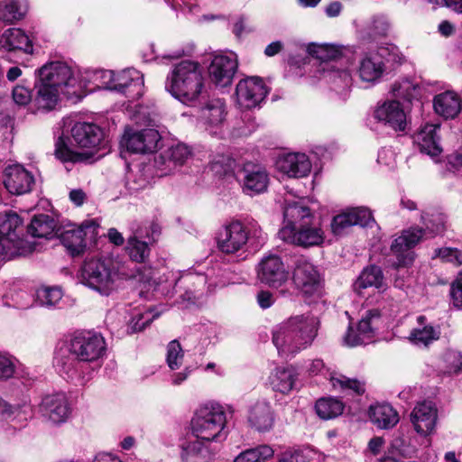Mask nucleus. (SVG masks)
Segmentation results:
<instances>
[{"mask_svg": "<svg viewBox=\"0 0 462 462\" xmlns=\"http://www.w3.org/2000/svg\"><path fill=\"white\" fill-rule=\"evenodd\" d=\"M319 325V319L310 313L293 315L277 324L272 340L279 356L291 359L310 347Z\"/></svg>", "mask_w": 462, "mask_h": 462, "instance_id": "nucleus-1", "label": "nucleus"}, {"mask_svg": "<svg viewBox=\"0 0 462 462\" xmlns=\"http://www.w3.org/2000/svg\"><path fill=\"white\" fill-rule=\"evenodd\" d=\"M205 87L204 69L199 62L185 60L172 66L165 88L176 99L190 105L200 97Z\"/></svg>", "mask_w": 462, "mask_h": 462, "instance_id": "nucleus-2", "label": "nucleus"}, {"mask_svg": "<svg viewBox=\"0 0 462 462\" xmlns=\"http://www.w3.org/2000/svg\"><path fill=\"white\" fill-rule=\"evenodd\" d=\"M133 277L124 263L107 257L86 259L79 274L83 285L106 296L116 290L117 281Z\"/></svg>", "mask_w": 462, "mask_h": 462, "instance_id": "nucleus-3", "label": "nucleus"}, {"mask_svg": "<svg viewBox=\"0 0 462 462\" xmlns=\"http://www.w3.org/2000/svg\"><path fill=\"white\" fill-rule=\"evenodd\" d=\"M226 414L217 403H207L194 413L191 421V434L204 441L217 442L226 439Z\"/></svg>", "mask_w": 462, "mask_h": 462, "instance_id": "nucleus-4", "label": "nucleus"}, {"mask_svg": "<svg viewBox=\"0 0 462 462\" xmlns=\"http://www.w3.org/2000/svg\"><path fill=\"white\" fill-rule=\"evenodd\" d=\"M105 338L98 333L80 332L73 336L69 341V352L82 363H92L106 355Z\"/></svg>", "mask_w": 462, "mask_h": 462, "instance_id": "nucleus-5", "label": "nucleus"}, {"mask_svg": "<svg viewBox=\"0 0 462 462\" xmlns=\"http://www.w3.org/2000/svg\"><path fill=\"white\" fill-rule=\"evenodd\" d=\"M278 236L285 242L304 247L319 245L324 240V232L314 217L309 223H302L296 230L293 226H282Z\"/></svg>", "mask_w": 462, "mask_h": 462, "instance_id": "nucleus-6", "label": "nucleus"}, {"mask_svg": "<svg viewBox=\"0 0 462 462\" xmlns=\"http://www.w3.org/2000/svg\"><path fill=\"white\" fill-rule=\"evenodd\" d=\"M292 280L303 296L317 299L321 296L322 286L320 276L316 267L310 262L300 259L297 261Z\"/></svg>", "mask_w": 462, "mask_h": 462, "instance_id": "nucleus-7", "label": "nucleus"}, {"mask_svg": "<svg viewBox=\"0 0 462 462\" xmlns=\"http://www.w3.org/2000/svg\"><path fill=\"white\" fill-rule=\"evenodd\" d=\"M161 141V135L156 129L144 128L139 131L126 129L121 140V145L132 153L154 152Z\"/></svg>", "mask_w": 462, "mask_h": 462, "instance_id": "nucleus-8", "label": "nucleus"}, {"mask_svg": "<svg viewBox=\"0 0 462 462\" xmlns=\"http://www.w3.org/2000/svg\"><path fill=\"white\" fill-rule=\"evenodd\" d=\"M423 227L412 226L402 232L392 244L391 250L397 257L396 267L407 266L413 261V253L410 250L427 236Z\"/></svg>", "mask_w": 462, "mask_h": 462, "instance_id": "nucleus-9", "label": "nucleus"}, {"mask_svg": "<svg viewBox=\"0 0 462 462\" xmlns=\"http://www.w3.org/2000/svg\"><path fill=\"white\" fill-rule=\"evenodd\" d=\"M39 79L41 82L51 85L64 95L69 94L65 91L67 88L76 84L71 68L61 61L50 62L42 66L39 69Z\"/></svg>", "mask_w": 462, "mask_h": 462, "instance_id": "nucleus-10", "label": "nucleus"}, {"mask_svg": "<svg viewBox=\"0 0 462 462\" xmlns=\"http://www.w3.org/2000/svg\"><path fill=\"white\" fill-rule=\"evenodd\" d=\"M267 94V87L258 77H249L240 80L236 88V102L245 109L259 106Z\"/></svg>", "mask_w": 462, "mask_h": 462, "instance_id": "nucleus-11", "label": "nucleus"}, {"mask_svg": "<svg viewBox=\"0 0 462 462\" xmlns=\"http://www.w3.org/2000/svg\"><path fill=\"white\" fill-rule=\"evenodd\" d=\"M237 67L238 61L236 54L216 55L208 67L209 78L217 87H227L232 83Z\"/></svg>", "mask_w": 462, "mask_h": 462, "instance_id": "nucleus-12", "label": "nucleus"}, {"mask_svg": "<svg viewBox=\"0 0 462 462\" xmlns=\"http://www.w3.org/2000/svg\"><path fill=\"white\" fill-rule=\"evenodd\" d=\"M269 180V174L263 166L253 162L244 164L240 182L245 194L254 196L266 191Z\"/></svg>", "mask_w": 462, "mask_h": 462, "instance_id": "nucleus-13", "label": "nucleus"}, {"mask_svg": "<svg viewBox=\"0 0 462 462\" xmlns=\"http://www.w3.org/2000/svg\"><path fill=\"white\" fill-rule=\"evenodd\" d=\"M248 241V231L239 221H233L224 226L217 238V246L224 254H235Z\"/></svg>", "mask_w": 462, "mask_h": 462, "instance_id": "nucleus-14", "label": "nucleus"}, {"mask_svg": "<svg viewBox=\"0 0 462 462\" xmlns=\"http://www.w3.org/2000/svg\"><path fill=\"white\" fill-rule=\"evenodd\" d=\"M288 275V271L277 255L271 254L263 257L258 265V279L269 286H281L287 281Z\"/></svg>", "mask_w": 462, "mask_h": 462, "instance_id": "nucleus-15", "label": "nucleus"}, {"mask_svg": "<svg viewBox=\"0 0 462 462\" xmlns=\"http://www.w3.org/2000/svg\"><path fill=\"white\" fill-rule=\"evenodd\" d=\"M35 183L32 172L22 165H9L5 169L4 184L6 189L14 195H22L30 192Z\"/></svg>", "mask_w": 462, "mask_h": 462, "instance_id": "nucleus-16", "label": "nucleus"}, {"mask_svg": "<svg viewBox=\"0 0 462 462\" xmlns=\"http://www.w3.org/2000/svg\"><path fill=\"white\" fill-rule=\"evenodd\" d=\"M382 313L377 309L367 310L356 327V337L351 338L353 328L349 327L344 337L345 345L348 346H356L366 344L370 341L374 336V330L377 328Z\"/></svg>", "mask_w": 462, "mask_h": 462, "instance_id": "nucleus-17", "label": "nucleus"}, {"mask_svg": "<svg viewBox=\"0 0 462 462\" xmlns=\"http://www.w3.org/2000/svg\"><path fill=\"white\" fill-rule=\"evenodd\" d=\"M374 118L395 132H403L407 126V116L400 102L392 100L379 105Z\"/></svg>", "mask_w": 462, "mask_h": 462, "instance_id": "nucleus-18", "label": "nucleus"}, {"mask_svg": "<svg viewBox=\"0 0 462 462\" xmlns=\"http://www.w3.org/2000/svg\"><path fill=\"white\" fill-rule=\"evenodd\" d=\"M372 221L374 218L367 208H352L333 217L331 230L334 235L341 236L350 226L356 225L367 226Z\"/></svg>", "mask_w": 462, "mask_h": 462, "instance_id": "nucleus-19", "label": "nucleus"}, {"mask_svg": "<svg viewBox=\"0 0 462 462\" xmlns=\"http://www.w3.org/2000/svg\"><path fill=\"white\" fill-rule=\"evenodd\" d=\"M438 411L429 401L419 402L411 413V421L416 432L422 436L431 434L436 427Z\"/></svg>", "mask_w": 462, "mask_h": 462, "instance_id": "nucleus-20", "label": "nucleus"}, {"mask_svg": "<svg viewBox=\"0 0 462 462\" xmlns=\"http://www.w3.org/2000/svg\"><path fill=\"white\" fill-rule=\"evenodd\" d=\"M111 90L125 94L130 98H139L143 95V75L134 69H127L115 73L113 85H109Z\"/></svg>", "mask_w": 462, "mask_h": 462, "instance_id": "nucleus-21", "label": "nucleus"}, {"mask_svg": "<svg viewBox=\"0 0 462 462\" xmlns=\"http://www.w3.org/2000/svg\"><path fill=\"white\" fill-rule=\"evenodd\" d=\"M42 416L53 424L64 422L69 414V407L64 394L45 396L39 407Z\"/></svg>", "mask_w": 462, "mask_h": 462, "instance_id": "nucleus-22", "label": "nucleus"}, {"mask_svg": "<svg viewBox=\"0 0 462 462\" xmlns=\"http://www.w3.org/2000/svg\"><path fill=\"white\" fill-rule=\"evenodd\" d=\"M276 167L289 177L302 178L310 172L311 162L305 153L291 152L280 156Z\"/></svg>", "mask_w": 462, "mask_h": 462, "instance_id": "nucleus-23", "label": "nucleus"}, {"mask_svg": "<svg viewBox=\"0 0 462 462\" xmlns=\"http://www.w3.org/2000/svg\"><path fill=\"white\" fill-rule=\"evenodd\" d=\"M189 156V148L184 143H177L160 153L155 158V165L162 175H167L182 165Z\"/></svg>", "mask_w": 462, "mask_h": 462, "instance_id": "nucleus-24", "label": "nucleus"}, {"mask_svg": "<svg viewBox=\"0 0 462 462\" xmlns=\"http://www.w3.org/2000/svg\"><path fill=\"white\" fill-rule=\"evenodd\" d=\"M439 128L440 125L439 124H426L414 134V143L418 144L421 152L431 157L441 153L442 148L438 134Z\"/></svg>", "mask_w": 462, "mask_h": 462, "instance_id": "nucleus-25", "label": "nucleus"}, {"mask_svg": "<svg viewBox=\"0 0 462 462\" xmlns=\"http://www.w3.org/2000/svg\"><path fill=\"white\" fill-rule=\"evenodd\" d=\"M210 444V442L199 438L188 439L181 448L182 462H211L215 453Z\"/></svg>", "mask_w": 462, "mask_h": 462, "instance_id": "nucleus-26", "label": "nucleus"}, {"mask_svg": "<svg viewBox=\"0 0 462 462\" xmlns=\"http://www.w3.org/2000/svg\"><path fill=\"white\" fill-rule=\"evenodd\" d=\"M248 423L258 432H266L274 425V412L269 402H258L253 405L248 413Z\"/></svg>", "mask_w": 462, "mask_h": 462, "instance_id": "nucleus-27", "label": "nucleus"}, {"mask_svg": "<svg viewBox=\"0 0 462 462\" xmlns=\"http://www.w3.org/2000/svg\"><path fill=\"white\" fill-rule=\"evenodd\" d=\"M71 133L75 143L82 148H96L103 140V131L95 124L77 123Z\"/></svg>", "mask_w": 462, "mask_h": 462, "instance_id": "nucleus-28", "label": "nucleus"}, {"mask_svg": "<svg viewBox=\"0 0 462 462\" xmlns=\"http://www.w3.org/2000/svg\"><path fill=\"white\" fill-rule=\"evenodd\" d=\"M417 325L411 329L409 340L418 346H429L440 337V327L427 321L425 316L417 317Z\"/></svg>", "mask_w": 462, "mask_h": 462, "instance_id": "nucleus-29", "label": "nucleus"}, {"mask_svg": "<svg viewBox=\"0 0 462 462\" xmlns=\"http://www.w3.org/2000/svg\"><path fill=\"white\" fill-rule=\"evenodd\" d=\"M226 116V106L222 99L216 98L209 100L200 109L199 119L206 125L207 130L213 132L223 125Z\"/></svg>", "mask_w": 462, "mask_h": 462, "instance_id": "nucleus-30", "label": "nucleus"}, {"mask_svg": "<svg viewBox=\"0 0 462 462\" xmlns=\"http://www.w3.org/2000/svg\"><path fill=\"white\" fill-rule=\"evenodd\" d=\"M298 376L293 366H279L271 373L269 384L273 391L288 394L295 387Z\"/></svg>", "mask_w": 462, "mask_h": 462, "instance_id": "nucleus-31", "label": "nucleus"}, {"mask_svg": "<svg viewBox=\"0 0 462 462\" xmlns=\"http://www.w3.org/2000/svg\"><path fill=\"white\" fill-rule=\"evenodd\" d=\"M384 71L382 58L374 53H365L359 60L357 73L364 82L375 83Z\"/></svg>", "mask_w": 462, "mask_h": 462, "instance_id": "nucleus-32", "label": "nucleus"}, {"mask_svg": "<svg viewBox=\"0 0 462 462\" xmlns=\"http://www.w3.org/2000/svg\"><path fill=\"white\" fill-rule=\"evenodd\" d=\"M435 112L445 119L455 118L462 109L459 96L453 91H445L433 99Z\"/></svg>", "mask_w": 462, "mask_h": 462, "instance_id": "nucleus-33", "label": "nucleus"}, {"mask_svg": "<svg viewBox=\"0 0 462 462\" xmlns=\"http://www.w3.org/2000/svg\"><path fill=\"white\" fill-rule=\"evenodd\" d=\"M21 226L22 219L17 213L8 210L0 214V237L11 242L10 244L18 250L22 243L19 237Z\"/></svg>", "mask_w": 462, "mask_h": 462, "instance_id": "nucleus-34", "label": "nucleus"}, {"mask_svg": "<svg viewBox=\"0 0 462 462\" xmlns=\"http://www.w3.org/2000/svg\"><path fill=\"white\" fill-rule=\"evenodd\" d=\"M313 217L310 209L301 200L289 201L285 199L283 226H293L296 229L302 223H309Z\"/></svg>", "mask_w": 462, "mask_h": 462, "instance_id": "nucleus-35", "label": "nucleus"}, {"mask_svg": "<svg viewBox=\"0 0 462 462\" xmlns=\"http://www.w3.org/2000/svg\"><path fill=\"white\" fill-rule=\"evenodd\" d=\"M369 417L376 427L383 430L393 428L399 421L398 412L387 403L372 405Z\"/></svg>", "mask_w": 462, "mask_h": 462, "instance_id": "nucleus-36", "label": "nucleus"}, {"mask_svg": "<svg viewBox=\"0 0 462 462\" xmlns=\"http://www.w3.org/2000/svg\"><path fill=\"white\" fill-rule=\"evenodd\" d=\"M87 227H88L87 225H82L79 227L65 230L61 233V244L72 256H78L84 253L87 246L85 242V228Z\"/></svg>", "mask_w": 462, "mask_h": 462, "instance_id": "nucleus-37", "label": "nucleus"}, {"mask_svg": "<svg viewBox=\"0 0 462 462\" xmlns=\"http://www.w3.org/2000/svg\"><path fill=\"white\" fill-rule=\"evenodd\" d=\"M0 46L6 51H32V43L29 37L19 28H10L5 31L0 38Z\"/></svg>", "mask_w": 462, "mask_h": 462, "instance_id": "nucleus-38", "label": "nucleus"}, {"mask_svg": "<svg viewBox=\"0 0 462 462\" xmlns=\"http://www.w3.org/2000/svg\"><path fill=\"white\" fill-rule=\"evenodd\" d=\"M37 95L34 102L39 110L50 111L55 107L58 103L59 97L62 92L54 88L51 85L41 82L36 85Z\"/></svg>", "mask_w": 462, "mask_h": 462, "instance_id": "nucleus-39", "label": "nucleus"}, {"mask_svg": "<svg viewBox=\"0 0 462 462\" xmlns=\"http://www.w3.org/2000/svg\"><path fill=\"white\" fill-rule=\"evenodd\" d=\"M383 285V275L382 270L375 266L371 265L365 268L354 283V290L358 294L362 293V290L368 287L382 288Z\"/></svg>", "mask_w": 462, "mask_h": 462, "instance_id": "nucleus-40", "label": "nucleus"}, {"mask_svg": "<svg viewBox=\"0 0 462 462\" xmlns=\"http://www.w3.org/2000/svg\"><path fill=\"white\" fill-rule=\"evenodd\" d=\"M125 252L133 262L144 263L149 259L151 247L146 241L134 234L127 238Z\"/></svg>", "mask_w": 462, "mask_h": 462, "instance_id": "nucleus-41", "label": "nucleus"}, {"mask_svg": "<svg viewBox=\"0 0 462 462\" xmlns=\"http://www.w3.org/2000/svg\"><path fill=\"white\" fill-rule=\"evenodd\" d=\"M56 227V221L51 217L42 214L32 218L28 232L34 237L51 238L54 236Z\"/></svg>", "mask_w": 462, "mask_h": 462, "instance_id": "nucleus-42", "label": "nucleus"}, {"mask_svg": "<svg viewBox=\"0 0 462 462\" xmlns=\"http://www.w3.org/2000/svg\"><path fill=\"white\" fill-rule=\"evenodd\" d=\"M79 361L75 356H69L66 353L60 351L54 358V366L58 373L68 379H74L79 377L78 370L81 365Z\"/></svg>", "mask_w": 462, "mask_h": 462, "instance_id": "nucleus-43", "label": "nucleus"}, {"mask_svg": "<svg viewBox=\"0 0 462 462\" xmlns=\"http://www.w3.org/2000/svg\"><path fill=\"white\" fill-rule=\"evenodd\" d=\"M55 155L63 162H83L88 161L92 156V152H77L69 147L62 137H60L55 144Z\"/></svg>", "mask_w": 462, "mask_h": 462, "instance_id": "nucleus-44", "label": "nucleus"}, {"mask_svg": "<svg viewBox=\"0 0 462 462\" xmlns=\"http://www.w3.org/2000/svg\"><path fill=\"white\" fill-rule=\"evenodd\" d=\"M322 70L324 78L333 85L335 90L343 91L351 87L352 77L348 70L336 69L329 64H325Z\"/></svg>", "mask_w": 462, "mask_h": 462, "instance_id": "nucleus-45", "label": "nucleus"}, {"mask_svg": "<svg viewBox=\"0 0 462 462\" xmlns=\"http://www.w3.org/2000/svg\"><path fill=\"white\" fill-rule=\"evenodd\" d=\"M315 410L319 418L323 420H330L342 414L344 411V404L341 401L336 398H320L316 402Z\"/></svg>", "mask_w": 462, "mask_h": 462, "instance_id": "nucleus-46", "label": "nucleus"}, {"mask_svg": "<svg viewBox=\"0 0 462 462\" xmlns=\"http://www.w3.org/2000/svg\"><path fill=\"white\" fill-rule=\"evenodd\" d=\"M26 12V5L23 0H3L0 3V19L6 23H13L22 19Z\"/></svg>", "mask_w": 462, "mask_h": 462, "instance_id": "nucleus-47", "label": "nucleus"}, {"mask_svg": "<svg viewBox=\"0 0 462 462\" xmlns=\"http://www.w3.org/2000/svg\"><path fill=\"white\" fill-rule=\"evenodd\" d=\"M12 416H14V420L23 423L32 417V408L28 403H23V405L14 408L0 398V417L9 419Z\"/></svg>", "mask_w": 462, "mask_h": 462, "instance_id": "nucleus-48", "label": "nucleus"}, {"mask_svg": "<svg viewBox=\"0 0 462 462\" xmlns=\"http://www.w3.org/2000/svg\"><path fill=\"white\" fill-rule=\"evenodd\" d=\"M274 454L273 448L269 445H259L241 452L235 458L234 462H264Z\"/></svg>", "mask_w": 462, "mask_h": 462, "instance_id": "nucleus-49", "label": "nucleus"}, {"mask_svg": "<svg viewBox=\"0 0 462 462\" xmlns=\"http://www.w3.org/2000/svg\"><path fill=\"white\" fill-rule=\"evenodd\" d=\"M420 220L425 226L424 230H426L430 236L440 234L445 228V216L436 210L431 212L423 211L420 216Z\"/></svg>", "mask_w": 462, "mask_h": 462, "instance_id": "nucleus-50", "label": "nucleus"}, {"mask_svg": "<svg viewBox=\"0 0 462 462\" xmlns=\"http://www.w3.org/2000/svg\"><path fill=\"white\" fill-rule=\"evenodd\" d=\"M307 51L310 55L323 62L337 60L342 54V51L338 46L327 43H310L308 45Z\"/></svg>", "mask_w": 462, "mask_h": 462, "instance_id": "nucleus-51", "label": "nucleus"}, {"mask_svg": "<svg viewBox=\"0 0 462 462\" xmlns=\"http://www.w3.org/2000/svg\"><path fill=\"white\" fill-rule=\"evenodd\" d=\"M62 298V291L59 287H42L36 291V301L41 306H55Z\"/></svg>", "mask_w": 462, "mask_h": 462, "instance_id": "nucleus-52", "label": "nucleus"}, {"mask_svg": "<svg viewBox=\"0 0 462 462\" xmlns=\"http://www.w3.org/2000/svg\"><path fill=\"white\" fill-rule=\"evenodd\" d=\"M389 25L383 17H374L366 25L363 38L367 40H375L386 34Z\"/></svg>", "mask_w": 462, "mask_h": 462, "instance_id": "nucleus-53", "label": "nucleus"}, {"mask_svg": "<svg viewBox=\"0 0 462 462\" xmlns=\"http://www.w3.org/2000/svg\"><path fill=\"white\" fill-rule=\"evenodd\" d=\"M331 382L333 387L339 388L343 392H353L357 395H360L365 392L363 383L355 379L347 378L345 375H340L339 377H332Z\"/></svg>", "mask_w": 462, "mask_h": 462, "instance_id": "nucleus-54", "label": "nucleus"}, {"mask_svg": "<svg viewBox=\"0 0 462 462\" xmlns=\"http://www.w3.org/2000/svg\"><path fill=\"white\" fill-rule=\"evenodd\" d=\"M235 161L226 155H217L209 164L210 171L217 176L222 177L232 172Z\"/></svg>", "mask_w": 462, "mask_h": 462, "instance_id": "nucleus-55", "label": "nucleus"}, {"mask_svg": "<svg viewBox=\"0 0 462 462\" xmlns=\"http://www.w3.org/2000/svg\"><path fill=\"white\" fill-rule=\"evenodd\" d=\"M184 352L177 340H172L167 346V364L171 370L179 369L182 364Z\"/></svg>", "mask_w": 462, "mask_h": 462, "instance_id": "nucleus-56", "label": "nucleus"}, {"mask_svg": "<svg viewBox=\"0 0 462 462\" xmlns=\"http://www.w3.org/2000/svg\"><path fill=\"white\" fill-rule=\"evenodd\" d=\"M392 91L394 97L411 100L415 97L417 87L409 79L395 82L393 85Z\"/></svg>", "mask_w": 462, "mask_h": 462, "instance_id": "nucleus-57", "label": "nucleus"}, {"mask_svg": "<svg viewBox=\"0 0 462 462\" xmlns=\"http://www.w3.org/2000/svg\"><path fill=\"white\" fill-rule=\"evenodd\" d=\"M434 257H439L444 262L451 263L456 266L462 265V252L457 248L444 247L436 249Z\"/></svg>", "mask_w": 462, "mask_h": 462, "instance_id": "nucleus-58", "label": "nucleus"}, {"mask_svg": "<svg viewBox=\"0 0 462 462\" xmlns=\"http://www.w3.org/2000/svg\"><path fill=\"white\" fill-rule=\"evenodd\" d=\"M392 448L402 457H411L416 448L407 443L404 438H395L392 442Z\"/></svg>", "mask_w": 462, "mask_h": 462, "instance_id": "nucleus-59", "label": "nucleus"}, {"mask_svg": "<svg viewBox=\"0 0 462 462\" xmlns=\"http://www.w3.org/2000/svg\"><path fill=\"white\" fill-rule=\"evenodd\" d=\"M13 98L16 104L25 106L32 99L31 90L28 88L18 85L13 89Z\"/></svg>", "mask_w": 462, "mask_h": 462, "instance_id": "nucleus-60", "label": "nucleus"}, {"mask_svg": "<svg viewBox=\"0 0 462 462\" xmlns=\"http://www.w3.org/2000/svg\"><path fill=\"white\" fill-rule=\"evenodd\" d=\"M115 79V72L112 70L99 69L95 71L94 79L98 81L100 87L107 89H111L109 85H113Z\"/></svg>", "mask_w": 462, "mask_h": 462, "instance_id": "nucleus-61", "label": "nucleus"}, {"mask_svg": "<svg viewBox=\"0 0 462 462\" xmlns=\"http://www.w3.org/2000/svg\"><path fill=\"white\" fill-rule=\"evenodd\" d=\"M14 373V364L13 360L4 355H0V379H8Z\"/></svg>", "mask_w": 462, "mask_h": 462, "instance_id": "nucleus-62", "label": "nucleus"}, {"mask_svg": "<svg viewBox=\"0 0 462 462\" xmlns=\"http://www.w3.org/2000/svg\"><path fill=\"white\" fill-rule=\"evenodd\" d=\"M451 297L454 305L457 308H462V271L452 284Z\"/></svg>", "mask_w": 462, "mask_h": 462, "instance_id": "nucleus-63", "label": "nucleus"}, {"mask_svg": "<svg viewBox=\"0 0 462 462\" xmlns=\"http://www.w3.org/2000/svg\"><path fill=\"white\" fill-rule=\"evenodd\" d=\"M11 242L4 240L0 237V262L10 260L16 254L19 250L10 244Z\"/></svg>", "mask_w": 462, "mask_h": 462, "instance_id": "nucleus-64", "label": "nucleus"}]
</instances>
